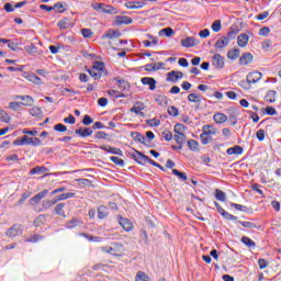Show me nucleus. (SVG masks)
Masks as SVG:
<instances>
[{"label":"nucleus","instance_id":"e2e57ef3","mask_svg":"<svg viewBox=\"0 0 281 281\" xmlns=\"http://www.w3.org/2000/svg\"><path fill=\"white\" fill-rule=\"evenodd\" d=\"M81 34L83 38H91L93 36V32L91 31V29H82Z\"/></svg>","mask_w":281,"mask_h":281},{"label":"nucleus","instance_id":"c03bdc74","mask_svg":"<svg viewBox=\"0 0 281 281\" xmlns=\"http://www.w3.org/2000/svg\"><path fill=\"white\" fill-rule=\"evenodd\" d=\"M241 243L246 245V247H249L250 249L256 247V241H254L251 238L247 236L241 237Z\"/></svg>","mask_w":281,"mask_h":281},{"label":"nucleus","instance_id":"6ab92c4d","mask_svg":"<svg viewBox=\"0 0 281 281\" xmlns=\"http://www.w3.org/2000/svg\"><path fill=\"white\" fill-rule=\"evenodd\" d=\"M33 138L24 135L21 139L14 140V146H32Z\"/></svg>","mask_w":281,"mask_h":281},{"label":"nucleus","instance_id":"bb28decb","mask_svg":"<svg viewBox=\"0 0 281 281\" xmlns=\"http://www.w3.org/2000/svg\"><path fill=\"white\" fill-rule=\"evenodd\" d=\"M251 60H254V55H251V53H244L239 57V65H249Z\"/></svg>","mask_w":281,"mask_h":281},{"label":"nucleus","instance_id":"5701e85b","mask_svg":"<svg viewBox=\"0 0 281 281\" xmlns=\"http://www.w3.org/2000/svg\"><path fill=\"white\" fill-rule=\"evenodd\" d=\"M67 206V204H65L64 202L58 203L55 209L54 212L57 216H61L63 218H67V214H65V207Z\"/></svg>","mask_w":281,"mask_h":281},{"label":"nucleus","instance_id":"7c9ffc66","mask_svg":"<svg viewBox=\"0 0 281 281\" xmlns=\"http://www.w3.org/2000/svg\"><path fill=\"white\" fill-rule=\"evenodd\" d=\"M213 120L216 124H225V122H227V115L223 113H215L213 115Z\"/></svg>","mask_w":281,"mask_h":281},{"label":"nucleus","instance_id":"e433bc0d","mask_svg":"<svg viewBox=\"0 0 281 281\" xmlns=\"http://www.w3.org/2000/svg\"><path fill=\"white\" fill-rule=\"evenodd\" d=\"M227 155H243V147L241 146H234V147H229L226 150Z\"/></svg>","mask_w":281,"mask_h":281},{"label":"nucleus","instance_id":"4c0bfd02","mask_svg":"<svg viewBox=\"0 0 281 281\" xmlns=\"http://www.w3.org/2000/svg\"><path fill=\"white\" fill-rule=\"evenodd\" d=\"M187 146L189 150H192L193 153L199 151V142H196L195 139H189L187 142Z\"/></svg>","mask_w":281,"mask_h":281},{"label":"nucleus","instance_id":"69168bd1","mask_svg":"<svg viewBox=\"0 0 281 281\" xmlns=\"http://www.w3.org/2000/svg\"><path fill=\"white\" fill-rule=\"evenodd\" d=\"M53 8H54L53 10H55V12H59V13L65 12V5L63 4V2L55 3V5Z\"/></svg>","mask_w":281,"mask_h":281},{"label":"nucleus","instance_id":"9d476101","mask_svg":"<svg viewBox=\"0 0 281 281\" xmlns=\"http://www.w3.org/2000/svg\"><path fill=\"white\" fill-rule=\"evenodd\" d=\"M119 224L121 225V227H123L125 232H132L133 229V224L131 220L122 217V215H119Z\"/></svg>","mask_w":281,"mask_h":281},{"label":"nucleus","instance_id":"7ed1b4c3","mask_svg":"<svg viewBox=\"0 0 281 281\" xmlns=\"http://www.w3.org/2000/svg\"><path fill=\"white\" fill-rule=\"evenodd\" d=\"M105 254H110L111 256L122 257L125 251V248L120 243H112L111 246H105L102 248Z\"/></svg>","mask_w":281,"mask_h":281},{"label":"nucleus","instance_id":"c9c22d12","mask_svg":"<svg viewBox=\"0 0 281 281\" xmlns=\"http://www.w3.org/2000/svg\"><path fill=\"white\" fill-rule=\"evenodd\" d=\"M278 92H276V90H269L265 97L266 102H268L269 104H273V102H276V95Z\"/></svg>","mask_w":281,"mask_h":281},{"label":"nucleus","instance_id":"cd10ccee","mask_svg":"<svg viewBox=\"0 0 281 281\" xmlns=\"http://www.w3.org/2000/svg\"><path fill=\"white\" fill-rule=\"evenodd\" d=\"M70 26L71 20L69 18H64L57 23V27H59V30H69Z\"/></svg>","mask_w":281,"mask_h":281},{"label":"nucleus","instance_id":"0e129e2a","mask_svg":"<svg viewBox=\"0 0 281 281\" xmlns=\"http://www.w3.org/2000/svg\"><path fill=\"white\" fill-rule=\"evenodd\" d=\"M269 34H271L269 26H263L259 30V36H269Z\"/></svg>","mask_w":281,"mask_h":281},{"label":"nucleus","instance_id":"0eeeda50","mask_svg":"<svg viewBox=\"0 0 281 281\" xmlns=\"http://www.w3.org/2000/svg\"><path fill=\"white\" fill-rule=\"evenodd\" d=\"M47 194H49V191L47 189L38 192L37 194H35L33 198L30 199L29 203L31 205L38 204L41 203V201H43V199H45L47 196Z\"/></svg>","mask_w":281,"mask_h":281},{"label":"nucleus","instance_id":"39448f33","mask_svg":"<svg viewBox=\"0 0 281 281\" xmlns=\"http://www.w3.org/2000/svg\"><path fill=\"white\" fill-rule=\"evenodd\" d=\"M136 161L138 164H142L143 161H147V164H150V166H155V168H161V165L158 164L157 161L153 160V158L144 155L142 151H136V157H135Z\"/></svg>","mask_w":281,"mask_h":281},{"label":"nucleus","instance_id":"423d86ee","mask_svg":"<svg viewBox=\"0 0 281 281\" xmlns=\"http://www.w3.org/2000/svg\"><path fill=\"white\" fill-rule=\"evenodd\" d=\"M8 238H16L19 234H23V226L14 224L11 228L5 232Z\"/></svg>","mask_w":281,"mask_h":281},{"label":"nucleus","instance_id":"f8f14e48","mask_svg":"<svg viewBox=\"0 0 281 281\" xmlns=\"http://www.w3.org/2000/svg\"><path fill=\"white\" fill-rule=\"evenodd\" d=\"M95 10H102L104 14H117V9L113 5H104L103 3H99Z\"/></svg>","mask_w":281,"mask_h":281},{"label":"nucleus","instance_id":"58836bf2","mask_svg":"<svg viewBox=\"0 0 281 281\" xmlns=\"http://www.w3.org/2000/svg\"><path fill=\"white\" fill-rule=\"evenodd\" d=\"M24 49H25V52H27V54H32L33 56L41 55V52H38V48H36V45H34V44L25 46Z\"/></svg>","mask_w":281,"mask_h":281},{"label":"nucleus","instance_id":"a19ab883","mask_svg":"<svg viewBox=\"0 0 281 281\" xmlns=\"http://www.w3.org/2000/svg\"><path fill=\"white\" fill-rule=\"evenodd\" d=\"M135 281H150V277L144 271H138L136 273Z\"/></svg>","mask_w":281,"mask_h":281},{"label":"nucleus","instance_id":"f3484780","mask_svg":"<svg viewBox=\"0 0 281 281\" xmlns=\"http://www.w3.org/2000/svg\"><path fill=\"white\" fill-rule=\"evenodd\" d=\"M238 111L235 108L228 109V120L232 122V126H236L238 123Z\"/></svg>","mask_w":281,"mask_h":281},{"label":"nucleus","instance_id":"a878e982","mask_svg":"<svg viewBox=\"0 0 281 281\" xmlns=\"http://www.w3.org/2000/svg\"><path fill=\"white\" fill-rule=\"evenodd\" d=\"M120 36H122V33H120V31L109 30L101 36V38L102 41H104L106 38H120Z\"/></svg>","mask_w":281,"mask_h":281},{"label":"nucleus","instance_id":"052dcab7","mask_svg":"<svg viewBox=\"0 0 281 281\" xmlns=\"http://www.w3.org/2000/svg\"><path fill=\"white\" fill-rule=\"evenodd\" d=\"M131 112L144 117V112H142V106L137 105V103L131 109Z\"/></svg>","mask_w":281,"mask_h":281},{"label":"nucleus","instance_id":"9b49d317","mask_svg":"<svg viewBox=\"0 0 281 281\" xmlns=\"http://www.w3.org/2000/svg\"><path fill=\"white\" fill-rule=\"evenodd\" d=\"M213 66H215L216 69H223L225 67V59L221 54H215L212 59Z\"/></svg>","mask_w":281,"mask_h":281},{"label":"nucleus","instance_id":"338daca9","mask_svg":"<svg viewBox=\"0 0 281 281\" xmlns=\"http://www.w3.org/2000/svg\"><path fill=\"white\" fill-rule=\"evenodd\" d=\"M231 207H235V210H238L239 212H247V206H245L243 204H236V203L232 202Z\"/></svg>","mask_w":281,"mask_h":281},{"label":"nucleus","instance_id":"a211bd4d","mask_svg":"<svg viewBox=\"0 0 281 281\" xmlns=\"http://www.w3.org/2000/svg\"><path fill=\"white\" fill-rule=\"evenodd\" d=\"M76 135H79V137H91L93 135V130L91 127H80L76 130Z\"/></svg>","mask_w":281,"mask_h":281},{"label":"nucleus","instance_id":"49530a36","mask_svg":"<svg viewBox=\"0 0 281 281\" xmlns=\"http://www.w3.org/2000/svg\"><path fill=\"white\" fill-rule=\"evenodd\" d=\"M12 120V117L10 116V114H8V112L1 110L0 111V122H4L5 124H10V121Z\"/></svg>","mask_w":281,"mask_h":281},{"label":"nucleus","instance_id":"37998d69","mask_svg":"<svg viewBox=\"0 0 281 281\" xmlns=\"http://www.w3.org/2000/svg\"><path fill=\"white\" fill-rule=\"evenodd\" d=\"M29 113L33 116V117H41V115H43V110H41V108L38 106H33L29 110Z\"/></svg>","mask_w":281,"mask_h":281},{"label":"nucleus","instance_id":"ea45409f","mask_svg":"<svg viewBox=\"0 0 281 281\" xmlns=\"http://www.w3.org/2000/svg\"><path fill=\"white\" fill-rule=\"evenodd\" d=\"M44 223H47V218L42 214L34 220L33 225L34 227H42Z\"/></svg>","mask_w":281,"mask_h":281},{"label":"nucleus","instance_id":"864d4df0","mask_svg":"<svg viewBox=\"0 0 281 281\" xmlns=\"http://www.w3.org/2000/svg\"><path fill=\"white\" fill-rule=\"evenodd\" d=\"M77 183H79V186L81 188H91V181L89 179H76Z\"/></svg>","mask_w":281,"mask_h":281},{"label":"nucleus","instance_id":"4d7b16f0","mask_svg":"<svg viewBox=\"0 0 281 281\" xmlns=\"http://www.w3.org/2000/svg\"><path fill=\"white\" fill-rule=\"evenodd\" d=\"M188 100H189V102L201 103V95H199L196 93H190L188 95Z\"/></svg>","mask_w":281,"mask_h":281},{"label":"nucleus","instance_id":"8fccbe9b","mask_svg":"<svg viewBox=\"0 0 281 281\" xmlns=\"http://www.w3.org/2000/svg\"><path fill=\"white\" fill-rule=\"evenodd\" d=\"M79 236L87 238V240H89L90 243H100V237H95V236L89 235L87 233H81V234H79Z\"/></svg>","mask_w":281,"mask_h":281},{"label":"nucleus","instance_id":"b1692460","mask_svg":"<svg viewBox=\"0 0 281 281\" xmlns=\"http://www.w3.org/2000/svg\"><path fill=\"white\" fill-rule=\"evenodd\" d=\"M98 218L104 221V218L109 217V207L104 205H100L97 210Z\"/></svg>","mask_w":281,"mask_h":281},{"label":"nucleus","instance_id":"bf43d9fd","mask_svg":"<svg viewBox=\"0 0 281 281\" xmlns=\"http://www.w3.org/2000/svg\"><path fill=\"white\" fill-rule=\"evenodd\" d=\"M21 106H23L21 102L12 101L9 103V109H11V111H19Z\"/></svg>","mask_w":281,"mask_h":281},{"label":"nucleus","instance_id":"f257e3e1","mask_svg":"<svg viewBox=\"0 0 281 281\" xmlns=\"http://www.w3.org/2000/svg\"><path fill=\"white\" fill-rule=\"evenodd\" d=\"M218 133V128L214 127L212 124L203 125L202 133L200 134L201 144L203 146H207V144H212L214 138L212 135H216Z\"/></svg>","mask_w":281,"mask_h":281},{"label":"nucleus","instance_id":"603ef678","mask_svg":"<svg viewBox=\"0 0 281 281\" xmlns=\"http://www.w3.org/2000/svg\"><path fill=\"white\" fill-rule=\"evenodd\" d=\"M164 34H165V36L170 37V36H172V34H175V31L172 30V27H165L159 31V36H164Z\"/></svg>","mask_w":281,"mask_h":281},{"label":"nucleus","instance_id":"6e6d98bb","mask_svg":"<svg viewBox=\"0 0 281 281\" xmlns=\"http://www.w3.org/2000/svg\"><path fill=\"white\" fill-rule=\"evenodd\" d=\"M172 175L179 177L181 181H188V176L184 172L179 171L178 169H172Z\"/></svg>","mask_w":281,"mask_h":281},{"label":"nucleus","instance_id":"09e8293b","mask_svg":"<svg viewBox=\"0 0 281 281\" xmlns=\"http://www.w3.org/2000/svg\"><path fill=\"white\" fill-rule=\"evenodd\" d=\"M215 199L217 201H222V202H225L227 200L225 192H223V190H221V189L215 190Z\"/></svg>","mask_w":281,"mask_h":281},{"label":"nucleus","instance_id":"a18cd8bd","mask_svg":"<svg viewBox=\"0 0 281 281\" xmlns=\"http://www.w3.org/2000/svg\"><path fill=\"white\" fill-rule=\"evenodd\" d=\"M175 134L186 135V125L177 123L173 127Z\"/></svg>","mask_w":281,"mask_h":281},{"label":"nucleus","instance_id":"6e6552de","mask_svg":"<svg viewBox=\"0 0 281 281\" xmlns=\"http://www.w3.org/2000/svg\"><path fill=\"white\" fill-rule=\"evenodd\" d=\"M23 78L29 80V82H33V85H43V79H41L34 72H23Z\"/></svg>","mask_w":281,"mask_h":281},{"label":"nucleus","instance_id":"f704fd0d","mask_svg":"<svg viewBox=\"0 0 281 281\" xmlns=\"http://www.w3.org/2000/svg\"><path fill=\"white\" fill-rule=\"evenodd\" d=\"M147 38H153V41L144 40V47H150L151 45H157L159 43V40L150 34H147Z\"/></svg>","mask_w":281,"mask_h":281},{"label":"nucleus","instance_id":"de8ad7c7","mask_svg":"<svg viewBox=\"0 0 281 281\" xmlns=\"http://www.w3.org/2000/svg\"><path fill=\"white\" fill-rule=\"evenodd\" d=\"M74 196H76L74 192L61 193L57 196V201H67V199H74Z\"/></svg>","mask_w":281,"mask_h":281},{"label":"nucleus","instance_id":"2f4dec72","mask_svg":"<svg viewBox=\"0 0 281 281\" xmlns=\"http://www.w3.org/2000/svg\"><path fill=\"white\" fill-rule=\"evenodd\" d=\"M239 32H240V29H238L237 25H233V26L229 27L226 37H227L229 41H232V38H235Z\"/></svg>","mask_w":281,"mask_h":281},{"label":"nucleus","instance_id":"dca6fc26","mask_svg":"<svg viewBox=\"0 0 281 281\" xmlns=\"http://www.w3.org/2000/svg\"><path fill=\"white\" fill-rule=\"evenodd\" d=\"M15 100H22V102H20L22 106H32V104H34V98L31 95H16Z\"/></svg>","mask_w":281,"mask_h":281},{"label":"nucleus","instance_id":"aec40b11","mask_svg":"<svg viewBox=\"0 0 281 281\" xmlns=\"http://www.w3.org/2000/svg\"><path fill=\"white\" fill-rule=\"evenodd\" d=\"M101 150H105V153H111V155H119L120 157H122L124 155V153L122 151V149L117 148V147H111V146H100Z\"/></svg>","mask_w":281,"mask_h":281},{"label":"nucleus","instance_id":"13d9d810","mask_svg":"<svg viewBox=\"0 0 281 281\" xmlns=\"http://www.w3.org/2000/svg\"><path fill=\"white\" fill-rule=\"evenodd\" d=\"M110 161L115 164V166H124V159L117 157V156H112L110 157Z\"/></svg>","mask_w":281,"mask_h":281},{"label":"nucleus","instance_id":"4468645a","mask_svg":"<svg viewBox=\"0 0 281 281\" xmlns=\"http://www.w3.org/2000/svg\"><path fill=\"white\" fill-rule=\"evenodd\" d=\"M116 85L119 89L121 90V93H126L127 91H131V83L124 79L115 78Z\"/></svg>","mask_w":281,"mask_h":281},{"label":"nucleus","instance_id":"473e14b6","mask_svg":"<svg viewBox=\"0 0 281 281\" xmlns=\"http://www.w3.org/2000/svg\"><path fill=\"white\" fill-rule=\"evenodd\" d=\"M43 172H49V169L44 166H36L35 168L30 170L29 175H43Z\"/></svg>","mask_w":281,"mask_h":281},{"label":"nucleus","instance_id":"2eb2a0df","mask_svg":"<svg viewBox=\"0 0 281 281\" xmlns=\"http://www.w3.org/2000/svg\"><path fill=\"white\" fill-rule=\"evenodd\" d=\"M183 78V72L181 71H170L167 74V81L168 82H177L178 80H181Z\"/></svg>","mask_w":281,"mask_h":281},{"label":"nucleus","instance_id":"412c9836","mask_svg":"<svg viewBox=\"0 0 281 281\" xmlns=\"http://www.w3.org/2000/svg\"><path fill=\"white\" fill-rule=\"evenodd\" d=\"M229 37L222 36L215 42L216 49H223L224 47H227L229 45Z\"/></svg>","mask_w":281,"mask_h":281},{"label":"nucleus","instance_id":"774afa93","mask_svg":"<svg viewBox=\"0 0 281 281\" xmlns=\"http://www.w3.org/2000/svg\"><path fill=\"white\" fill-rule=\"evenodd\" d=\"M162 137L166 139V142H171L172 140V132L166 130L162 132Z\"/></svg>","mask_w":281,"mask_h":281},{"label":"nucleus","instance_id":"1a4fd4ad","mask_svg":"<svg viewBox=\"0 0 281 281\" xmlns=\"http://www.w3.org/2000/svg\"><path fill=\"white\" fill-rule=\"evenodd\" d=\"M133 19L126 15H116L114 20V25H131Z\"/></svg>","mask_w":281,"mask_h":281},{"label":"nucleus","instance_id":"4be33fe9","mask_svg":"<svg viewBox=\"0 0 281 281\" xmlns=\"http://www.w3.org/2000/svg\"><path fill=\"white\" fill-rule=\"evenodd\" d=\"M180 43L182 47H196L199 41L194 37H187L184 40H181Z\"/></svg>","mask_w":281,"mask_h":281},{"label":"nucleus","instance_id":"ddd939ff","mask_svg":"<svg viewBox=\"0 0 281 281\" xmlns=\"http://www.w3.org/2000/svg\"><path fill=\"white\" fill-rule=\"evenodd\" d=\"M142 85H147L150 89V91H155V89H157V80H155V78L153 77H143L140 79Z\"/></svg>","mask_w":281,"mask_h":281},{"label":"nucleus","instance_id":"5fc2aeb1","mask_svg":"<svg viewBox=\"0 0 281 281\" xmlns=\"http://www.w3.org/2000/svg\"><path fill=\"white\" fill-rule=\"evenodd\" d=\"M239 225H241L243 227H246V229H256L258 226L251 222H243V221H238L237 222Z\"/></svg>","mask_w":281,"mask_h":281},{"label":"nucleus","instance_id":"c85d7f7f","mask_svg":"<svg viewBox=\"0 0 281 281\" xmlns=\"http://www.w3.org/2000/svg\"><path fill=\"white\" fill-rule=\"evenodd\" d=\"M173 139L178 144V148H183V144H186L187 136L186 134H175Z\"/></svg>","mask_w":281,"mask_h":281},{"label":"nucleus","instance_id":"680f3d73","mask_svg":"<svg viewBox=\"0 0 281 281\" xmlns=\"http://www.w3.org/2000/svg\"><path fill=\"white\" fill-rule=\"evenodd\" d=\"M211 27L213 32H221V29L223 27L221 24V20L214 21Z\"/></svg>","mask_w":281,"mask_h":281},{"label":"nucleus","instance_id":"20e7f679","mask_svg":"<svg viewBox=\"0 0 281 281\" xmlns=\"http://www.w3.org/2000/svg\"><path fill=\"white\" fill-rule=\"evenodd\" d=\"M261 78H262V72H259V71L249 72L246 77L247 81H241V87H244V89H249L250 85H256V82H258V80H260Z\"/></svg>","mask_w":281,"mask_h":281},{"label":"nucleus","instance_id":"3c124183","mask_svg":"<svg viewBox=\"0 0 281 281\" xmlns=\"http://www.w3.org/2000/svg\"><path fill=\"white\" fill-rule=\"evenodd\" d=\"M108 94L111 97V98H126V94H124V92H120V91H116V90H109L108 91Z\"/></svg>","mask_w":281,"mask_h":281},{"label":"nucleus","instance_id":"f03ea898","mask_svg":"<svg viewBox=\"0 0 281 281\" xmlns=\"http://www.w3.org/2000/svg\"><path fill=\"white\" fill-rule=\"evenodd\" d=\"M88 74H90L94 80H100L102 76H109V71L103 61H94L92 68L88 69Z\"/></svg>","mask_w":281,"mask_h":281},{"label":"nucleus","instance_id":"72a5a7b5","mask_svg":"<svg viewBox=\"0 0 281 281\" xmlns=\"http://www.w3.org/2000/svg\"><path fill=\"white\" fill-rule=\"evenodd\" d=\"M240 57V49L238 48H232L227 52V58H229V60H236V58Z\"/></svg>","mask_w":281,"mask_h":281},{"label":"nucleus","instance_id":"393cba45","mask_svg":"<svg viewBox=\"0 0 281 281\" xmlns=\"http://www.w3.org/2000/svg\"><path fill=\"white\" fill-rule=\"evenodd\" d=\"M248 43H249V35H247L245 33H241L238 35L237 45L239 47H247Z\"/></svg>","mask_w":281,"mask_h":281},{"label":"nucleus","instance_id":"c756f323","mask_svg":"<svg viewBox=\"0 0 281 281\" xmlns=\"http://www.w3.org/2000/svg\"><path fill=\"white\" fill-rule=\"evenodd\" d=\"M79 225H82V222L78 217H72L66 223L67 229H74V227H79Z\"/></svg>","mask_w":281,"mask_h":281},{"label":"nucleus","instance_id":"79ce46f5","mask_svg":"<svg viewBox=\"0 0 281 281\" xmlns=\"http://www.w3.org/2000/svg\"><path fill=\"white\" fill-rule=\"evenodd\" d=\"M133 139L139 142L140 144H146V136L142 135L139 132L132 133Z\"/></svg>","mask_w":281,"mask_h":281}]
</instances>
